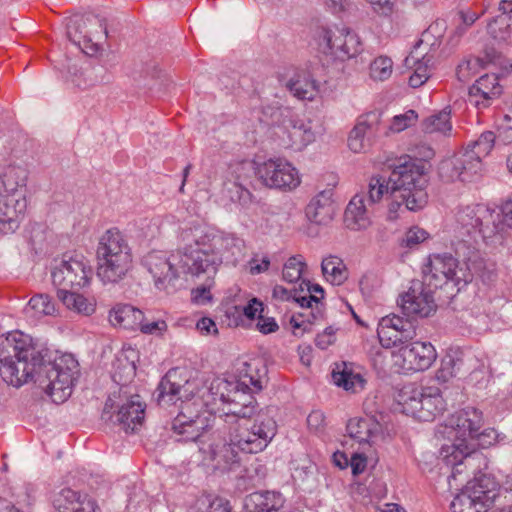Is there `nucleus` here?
Instances as JSON below:
<instances>
[{"instance_id": "4d7b16f0", "label": "nucleus", "mask_w": 512, "mask_h": 512, "mask_svg": "<svg viewBox=\"0 0 512 512\" xmlns=\"http://www.w3.org/2000/svg\"><path fill=\"white\" fill-rule=\"evenodd\" d=\"M183 407H181L180 413L176 416L173 422V430L178 435L184 436L189 432V428L192 427V420L187 417L183 412Z\"/></svg>"}, {"instance_id": "c85d7f7f", "label": "nucleus", "mask_w": 512, "mask_h": 512, "mask_svg": "<svg viewBox=\"0 0 512 512\" xmlns=\"http://www.w3.org/2000/svg\"><path fill=\"white\" fill-rule=\"evenodd\" d=\"M139 396L123 404L116 415V421L125 432L136 431L143 423L145 417V405L138 400Z\"/></svg>"}, {"instance_id": "f704fd0d", "label": "nucleus", "mask_w": 512, "mask_h": 512, "mask_svg": "<svg viewBox=\"0 0 512 512\" xmlns=\"http://www.w3.org/2000/svg\"><path fill=\"white\" fill-rule=\"evenodd\" d=\"M61 302L70 310L89 316L95 312V303L74 290H66L57 293Z\"/></svg>"}, {"instance_id": "2eb2a0df", "label": "nucleus", "mask_w": 512, "mask_h": 512, "mask_svg": "<svg viewBox=\"0 0 512 512\" xmlns=\"http://www.w3.org/2000/svg\"><path fill=\"white\" fill-rule=\"evenodd\" d=\"M303 285V293L308 304L302 303V308H310L309 315L300 313L290 319L295 336H302L304 333L311 332V325L314 321L323 317L322 300L324 299V289L319 284H311L308 280H302L299 286Z\"/></svg>"}, {"instance_id": "ddd939ff", "label": "nucleus", "mask_w": 512, "mask_h": 512, "mask_svg": "<svg viewBox=\"0 0 512 512\" xmlns=\"http://www.w3.org/2000/svg\"><path fill=\"white\" fill-rule=\"evenodd\" d=\"M255 175L265 187L281 191H292L301 183L298 170L282 158H270L259 162L255 168Z\"/></svg>"}, {"instance_id": "bb28decb", "label": "nucleus", "mask_w": 512, "mask_h": 512, "mask_svg": "<svg viewBox=\"0 0 512 512\" xmlns=\"http://www.w3.org/2000/svg\"><path fill=\"white\" fill-rule=\"evenodd\" d=\"M283 130L287 138L283 139V146L301 150L315 139L311 126L298 118H290Z\"/></svg>"}, {"instance_id": "f3484780", "label": "nucleus", "mask_w": 512, "mask_h": 512, "mask_svg": "<svg viewBox=\"0 0 512 512\" xmlns=\"http://www.w3.org/2000/svg\"><path fill=\"white\" fill-rule=\"evenodd\" d=\"M199 389L200 388H197V392L194 393V398L197 397V401L194 400V406L198 405V401H200L201 405L206 407V410L197 414L196 417L194 418V432L202 431L201 433L194 436V444L197 446V452H194V457L197 456V460H194V462H197L198 466L207 469V471H216L217 469H213L212 467H209L208 465H203L201 463V456L199 453V446L197 441L199 439H211V441H214L215 443L216 453L218 455L222 454V447L225 443H223L220 438H216L213 434H208V430L212 428L216 420L214 413L216 410H220V408L218 407V404L207 405L205 401L200 397L201 393L199 392ZM230 466L231 465H229L227 469H229ZM223 470H226V468H224Z\"/></svg>"}, {"instance_id": "c9c22d12", "label": "nucleus", "mask_w": 512, "mask_h": 512, "mask_svg": "<svg viewBox=\"0 0 512 512\" xmlns=\"http://www.w3.org/2000/svg\"><path fill=\"white\" fill-rule=\"evenodd\" d=\"M450 115L451 110L448 108L430 115L422 122V131L426 134L447 135L452 129Z\"/></svg>"}, {"instance_id": "6e6552de", "label": "nucleus", "mask_w": 512, "mask_h": 512, "mask_svg": "<svg viewBox=\"0 0 512 512\" xmlns=\"http://www.w3.org/2000/svg\"><path fill=\"white\" fill-rule=\"evenodd\" d=\"M97 276L103 283L124 280L133 267V255L126 236L116 227L107 229L96 248Z\"/></svg>"}, {"instance_id": "de8ad7c7", "label": "nucleus", "mask_w": 512, "mask_h": 512, "mask_svg": "<svg viewBox=\"0 0 512 512\" xmlns=\"http://www.w3.org/2000/svg\"><path fill=\"white\" fill-rule=\"evenodd\" d=\"M302 293L303 285L293 289H287L282 285H275L272 290V297L279 301H293L302 308V303L308 304Z\"/></svg>"}, {"instance_id": "cd10ccee", "label": "nucleus", "mask_w": 512, "mask_h": 512, "mask_svg": "<svg viewBox=\"0 0 512 512\" xmlns=\"http://www.w3.org/2000/svg\"><path fill=\"white\" fill-rule=\"evenodd\" d=\"M332 379L338 387H342L344 390L352 393L363 390L366 383V380L356 370L355 366L347 362L335 365L332 371Z\"/></svg>"}, {"instance_id": "5701e85b", "label": "nucleus", "mask_w": 512, "mask_h": 512, "mask_svg": "<svg viewBox=\"0 0 512 512\" xmlns=\"http://www.w3.org/2000/svg\"><path fill=\"white\" fill-rule=\"evenodd\" d=\"M377 117L375 114L361 116L348 136V147L354 153H365L372 145L376 133Z\"/></svg>"}, {"instance_id": "79ce46f5", "label": "nucleus", "mask_w": 512, "mask_h": 512, "mask_svg": "<svg viewBox=\"0 0 512 512\" xmlns=\"http://www.w3.org/2000/svg\"><path fill=\"white\" fill-rule=\"evenodd\" d=\"M138 330L145 335L162 337L167 332L168 325L164 318H155L150 314L143 313L142 323L139 325Z\"/></svg>"}, {"instance_id": "a878e982", "label": "nucleus", "mask_w": 512, "mask_h": 512, "mask_svg": "<svg viewBox=\"0 0 512 512\" xmlns=\"http://www.w3.org/2000/svg\"><path fill=\"white\" fill-rule=\"evenodd\" d=\"M332 196L333 191L328 189L319 192L311 199L305 210L306 216L311 222L327 224L333 219L335 207Z\"/></svg>"}, {"instance_id": "1a4fd4ad", "label": "nucleus", "mask_w": 512, "mask_h": 512, "mask_svg": "<svg viewBox=\"0 0 512 512\" xmlns=\"http://www.w3.org/2000/svg\"><path fill=\"white\" fill-rule=\"evenodd\" d=\"M158 290L170 291L181 288L188 281L192 270V249L186 246L167 256L162 251H151L141 261Z\"/></svg>"}, {"instance_id": "052dcab7", "label": "nucleus", "mask_w": 512, "mask_h": 512, "mask_svg": "<svg viewBox=\"0 0 512 512\" xmlns=\"http://www.w3.org/2000/svg\"><path fill=\"white\" fill-rule=\"evenodd\" d=\"M325 424L324 413L320 410L312 411L307 417V425L311 431L319 432Z\"/></svg>"}, {"instance_id": "774afa93", "label": "nucleus", "mask_w": 512, "mask_h": 512, "mask_svg": "<svg viewBox=\"0 0 512 512\" xmlns=\"http://www.w3.org/2000/svg\"><path fill=\"white\" fill-rule=\"evenodd\" d=\"M454 364V359L452 358L444 360L442 362L441 369L438 371L437 377L439 379L443 378L444 380H446L448 377H453L455 375Z\"/></svg>"}, {"instance_id": "f257e3e1", "label": "nucleus", "mask_w": 512, "mask_h": 512, "mask_svg": "<svg viewBox=\"0 0 512 512\" xmlns=\"http://www.w3.org/2000/svg\"><path fill=\"white\" fill-rule=\"evenodd\" d=\"M202 381L204 384L199 389L200 397L207 405L218 402L226 405L227 409L223 408L222 411L227 421L254 420L250 426L247 423L239 425L230 434V442L223 445L221 455L216 453L214 441L199 439L201 463L213 469H224L239 461L235 448L249 454L263 451L277 433V424L271 410H258V403L253 396V393L260 392L264 387L265 367L259 369L246 365L245 373L235 381L215 377L203 378Z\"/></svg>"}, {"instance_id": "8fccbe9b", "label": "nucleus", "mask_w": 512, "mask_h": 512, "mask_svg": "<svg viewBox=\"0 0 512 512\" xmlns=\"http://www.w3.org/2000/svg\"><path fill=\"white\" fill-rule=\"evenodd\" d=\"M67 35L69 39L76 45H78L86 54L93 55L98 52L99 46L97 43H93L90 36L80 32L77 35L76 28L73 25L68 27Z\"/></svg>"}, {"instance_id": "473e14b6", "label": "nucleus", "mask_w": 512, "mask_h": 512, "mask_svg": "<svg viewBox=\"0 0 512 512\" xmlns=\"http://www.w3.org/2000/svg\"><path fill=\"white\" fill-rule=\"evenodd\" d=\"M385 328H390L392 331L399 333V337H402L406 342L417 335L414 323L397 315L383 317L378 324L377 335L386 337Z\"/></svg>"}, {"instance_id": "b1692460", "label": "nucleus", "mask_w": 512, "mask_h": 512, "mask_svg": "<svg viewBox=\"0 0 512 512\" xmlns=\"http://www.w3.org/2000/svg\"><path fill=\"white\" fill-rule=\"evenodd\" d=\"M177 376V369H171L161 379L156 389V399L160 405L176 403L177 400L184 403L182 398L189 399L190 392L187 387L189 380L186 379L182 385L176 381Z\"/></svg>"}, {"instance_id": "4468645a", "label": "nucleus", "mask_w": 512, "mask_h": 512, "mask_svg": "<svg viewBox=\"0 0 512 512\" xmlns=\"http://www.w3.org/2000/svg\"><path fill=\"white\" fill-rule=\"evenodd\" d=\"M494 486L495 483L486 477L469 482L465 489L452 500L451 510L453 512H482L493 503L497 495Z\"/></svg>"}, {"instance_id": "a18cd8bd", "label": "nucleus", "mask_w": 512, "mask_h": 512, "mask_svg": "<svg viewBox=\"0 0 512 512\" xmlns=\"http://www.w3.org/2000/svg\"><path fill=\"white\" fill-rule=\"evenodd\" d=\"M347 432L349 436L359 443H368L372 430L370 424L365 419H351L347 424Z\"/></svg>"}, {"instance_id": "e433bc0d", "label": "nucleus", "mask_w": 512, "mask_h": 512, "mask_svg": "<svg viewBox=\"0 0 512 512\" xmlns=\"http://www.w3.org/2000/svg\"><path fill=\"white\" fill-rule=\"evenodd\" d=\"M321 268L326 280L333 285H341L348 278L346 266L342 259L337 256L324 258Z\"/></svg>"}, {"instance_id": "9b49d317", "label": "nucleus", "mask_w": 512, "mask_h": 512, "mask_svg": "<svg viewBox=\"0 0 512 512\" xmlns=\"http://www.w3.org/2000/svg\"><path fill=\"white\" fill-rule=\"evenodd\" d=\"M396 402L402 413L420 421H433L446 408L438 387H417L405 385L397 394Z\"/></svg>"}, {"instance_id": "603ef678", "label": "nucleus", "mask_w": 512, "mask_h": 512, "mask_svg": "<svg viewBox=\"0 0 512 512\" xmlns=\"http://www.w3.org/2000/svg\"><path fill=\"white\" fill-rule=\"evenodd\" d=\"M417 120V114L414 110H408L404 114L396 115L391 123V130L401 132L412 126Z\"/></svg>"}, {"instance_id": "c03bdc74", "label": "nucleus", "mask_w": 512, "mask_h": 512, "mask_svg": "<svg viewBox=\"0 0 512 512\" xmlns=\"http://www.w3.org/2000/svg\"><path fill=\"white\" fill-rule=\"evenodd\" d=\"M224 192L232 202H238L242 205L250 202L252 197V194L245 187L244 183L232 181L231 179H228L224 183Z\"/></svg>"}, {"instance_id": "dca6fc26", "label": "nucleus", "mask_w": 512, "mask_h": 512, "mask_svg": "<svg viewBox=\"0 0 512 512\" xmlns=\"http://www.w3.org/2000/svg\"><path fill=\"white\" fill-rule=\"evenodd\" d=\"M400 307L407 317L425 318L436 312L433 289L423 281H414L400 298Z\"/></svg>"}, {"instance_id": "2f4dec72", "label": "nucleus", "mask_w": 512, "mask_h": 512, "mask_svg": "<svg viewBox=\"0 0 512 512\" xmlns=\"http://www.w3.org/2000/svg\"><path fill=\"white\" fill-rule=\"evenodd\" d=\"M142 319L143 312L130 304H118L109 313V320L114 326L131 331L138 330Z\"/></svg>"}, {"instance_id": "09e8293b", "label": "nucleus", "mask_w": 512, "mask_h": 512, "mask_svg": "<svg viewBox=\"0 0 512 512\" xmlns=\"http://www.w3.org/2000/svg\"><path fill=\"white\" fill-rule=\"evenodd\" d=\"M258 163L243 160L229 165L228 173L232 181L245 183L255 173V168Z\"/></svg>"}, {"instance_id": "69168bd1", "label": "nucleus", "mask_w": 512, "mask_h": 512, "mask_svg": "<svg viewBox=\"0 0 512 512\" xmlns=\"http://www.w3.org/2000/svg\"><path fill=\"white\" fill-rule=\"evenodd\" d=\"M500 137L506 142H512V108L509 114H505L500 128Z\"/></svg>"}, {"instance_id": "4c0bfd02", "label": "nucleus", "mask_w": 512, "mask_h": 512, "mask_svg": "<svg viewBox=\"0 0 512 512\" xmlns=\"http://www.w3.org/2000/svg\"><path fill=\"white\" fill-rule=\"evenodd\" d=\"M228 500L212 493L202 492L194 501V512H231Z\"/></svg>"}, {"instance_id": "9d476101", "label": "nucleus", "mask_w": 512, "mask_h": 512, "mask_svg": "<svg viewBox=\"0 0 512 512\" xmlns=\"http://www.w3.org/2000/svg\"><path fill=\"white\" fill-rule=\"evenodd\" d=\"M26 179V171L21 167H9L0 174L1 234H10L19 228L27 208Z\"/></svg>"}, {"instance_id": "f8f14e48", "label": "nucleus", "mask_w": 512, "mask_h": 512, "mask_svg": "<svg viewBox=\"0 0 512 512\" xmlns=\"http://www.w3.org/2000/svg\"><path fill=\"white\" fill-rule=\"evenodd\" d=\"M93 270L89 261L82 255L66 256L51 271L53 285L57 293L78 290L90 284Z\"/></svg>"}, {"instance_id": "3c124183", "label": "nucleus", "mask_w": 512, "mask_h": 512, "mask_svg": "<svg viewBox=\"0 0 512 512\" xmlns=\"http://www.w3.org/2000/svg\"><path fill=\"white\" fill-rule=\"evenodd\" d=\"M480 66L478 58H470L461 62L456 70L457 78L460 82H467L477 72Z\"/></svg>"}, {"instance_id": "338daca9", "label": "nucleus", "mask_w": 512, "mask_h": 512, "mask_svg": "<svg viewBox=\"0 0 512 512\" xmlns=\"http://www.w3.org/2000/svg\"><path fill=\"white\" fill-rule=\"evenodd\" d=\"M250 264V273L252 275H257L263 273L268 270L270 265V260L267 256L263 257L261 262L258 263L256 258H252L249 262Z\"/></svg>"}, {"instance_id": "412c9836", "label": "nucleus", "mask_w": 512, "mask_h": 512, "mask_svg": "<svg viewBox=\"0 0 512 512\" xmlns=\"http://www.w3.org/2000/svg\"><path fill=\"white\" fill-rule=\"evenodd\" d=\"M399 354L408 370L423 371L428 369L436 359V350L429 342L404 343Z\"/></svg>"}, {"instance_id": "c756f323", "label": "nucleus", "mask_w": 512, "mask_h": 512, "mask_svg": "<svg viewBox=\"0 0 512 512\" xmlns=\"http://www.w3.org/2000/svg\"><path fill=\"white\" fill-rule=\"evenodd\" d=\"M284 498L273 491H258L245 500L246 512H280L284 507Z\"/></svg>"}, {"instance_id": "bf43d9fd", "label": "nucleus", "mask_w": 512, "mask_h": 512, "mask_svg": "<svg viewBox=\"0 0 512 512\" xmlns=\"http://www.w3.org/2000/svg\"><path fill=\"white\" fill-rule=\"evenodd\" d=\"M386 337H381L378 335L379 341L383 347L390 348L392 346H396L398 344H404L406 341L399 337V333L392 331L390 328H385Z\"/></svg>"}, {"instance_id": "58836bf2", "label": "nucleus", "mask_w": 512, "mask_h": 512, "mask_svg": "<svg viewBox=\"0 0 512 512\" xmlns=\"http://www.w3.org/2000/svg\"><path fill=\"white\" fill-rule=\"evenodd\" d=\"M487 30L495 40L512 45V17L497 15L488 23Z\"/></svg>"}, {"instance_id": "7ed1b4c3", "label": "nucleus", "mask_w": 512, "mask_h": 512, "mask_svg": "<svg viewBox=\"0 0 512 512\" xmlns=\"http://www.w3.org/2000/svg\"><path fill=\"white\" fill-rule=\"evenodd\" d=\"M424 168L410 158L395 166L388 179L375 176L370 179L366 202L369 206L378 203L385 195L390 200L389 218L395 219L402 205L406 210L417 211L427 204ZM364 193V191H362Z\"/></svg>"}, {"instance_id": "0e129e2a", "label": "nucleus", "mask_w": 512, "mask_h": 512, "mask_svg": "<svg viewBox=\"0 0 512 512\" xmlns=\"http://www.w3.org/2000/svg\"><path fill=\"white\" fill-rule=\"evenodd\" d=\"M263 312V303L257 298L251 299L248 304L244 307L243 313L249 319H254L256 315Z\"/></svg>"}, {"instance_id": "680f3d73", "label": "nucleus", "mask_w": 512, "mask_h": 512, "mask_svg": "<svg viewBox=\"0 0 512 512\" xmlns=\"http://www.w3.org/2000/svg\"><path fill=\"white\" fill-rule=\"evenodd\" d=\"M335 341V331L332 327L326 328L323 333L318 334L315 344L318 348L325 350Z\"/></svg>"}, {"instance_id": "423d86ee", "label": "nucleus", "mask_w": 512, "mask_h": 512, "mask_svg": "<svg viewBox=\"0 0 512 512\" xmlns=\"http://www.w3.org/2000/svg\"><path fill=\"white\" fill-rule=\"evenodd\" d=\"M483 425L482 413L473 407L455 412L448 419L449 434L454 436V443L444 445L440 455L448 467H451L449 482L456 480L458 475L474 467V462L482 455L476 451V439L485 436L480 433Z\"/></svg>"}, {"instance_id": "7c9ffc66", "label": "nucleus", "mask_w": 512, "mask_h": 512, "mask_svg": "<svg viewBox=\"0 0 512 512\" xmlns=\"http://www.w3.org/2000/svg\"><path fill=\"white\" fill-rule=\"evenodd\" d=\"M431 57L427 55L419 56L416 51H412L404 59V67L406 72H411L408 84L412 88H418L422 86L430 77Z\"/></svg>"}, {"instance_id": "e2e57ef3", "label": "nucleus", "mask_w": 512, "mask_h": 512, "mask_svg": "<svg viewBox=\"0 0 512 512\" xmlns=\"http://www.w3.org/2000/svg\"><path fill=\"white\" fill-rule=\"evenodd\" d=\"M258 330L263 334H269L276 332L279 328L277 322L272 317H263L259 315V320L257 322Z\"/></svg>"}, {"instance_id": "ea45409f", "label": "nucleus", "mask_w": 512, "mask_h": 512, "mask_svg": "<svg viewBox=\"0 0 512 512\" xmlns=\"http://www.w3.org/2000/svg\"><path fill=\"white\" fill-rule=\"evenodd\" d=\"M55 304L46 294H38L33 296L25 309L26 313H31L34 317L53 315L55 312Z\"/></svg>"}, {"instance_id": "20e7f679", "label": "nucleus", "mask_w": 512, "mask_h": 512, "mask_svg": "<svg viewBox=\"0 0 512 512\" xmlns=\"http://www.w3.org/2000/svg\"><path fill=\"white\" fill-rule=\"evenodd\" d=\"M242 254V241L224 235L213 227H194V275L207 274L205 283L194 289V303L206 305L212 302L211 288L214 276L225 260L236 262Z\"/></svg>"}, {"instance_id": "39448f33", "label": "nucleus", "mask_w": 512, "mask_h": 512, "mask_svg": "<svg viewBox=\"0 0 512 512\" xmlns=\"http://www.w3.org/2000/svg\"><path fill=\"white\" fill-rule=\"evenodd\" d=\"M455 232L460 238L455 248L458 258L447 253L433 254L428 257V261L423 267L422 281L432 289L451 286L455 288L456 292H460L472 281L473 274L482 267L475 246L477 243L470 240L468 236H460L456 228Z\"/></svg>"}, {"instance_id": "49530a36", "label": "nucleus", "mask_w": 512, "mask_h": 512, "mask_svg": "<svg viewBox=\"0 0 512 512\" xmlns=\"http://www.w3.org/2000/svg\"><path fill=\"white\" fill-rule=\"evenodd\" d=\"M393 71V62L389 57L380 56L370 64V77L374 81H385Z\"/></svg>"}, {"instance_id": "37998d69", "label": "nucleus", "mask_w": 512, "mask_h": 512, "mask_svg": "<svg viewBox=\"0 0 512 512\" xmlns=\"http://www.w3.org/2000/svg\"><path fill=\"white\" fill-rule=\"evenodd\" d=\"M306 264L301 255L291 256L284 264L282 277L289 283L297 282L301 279Z\"/></svg>"}, {"instance_id": "5fc2aeb1", "label": "nucleus", "mask_w": 512, "mask_h": 512, "mask_svg": "<svg viewBox=\"0 0 512 512\" xmlns=\"http://www.w3.org/2000/svg\"><path fill=\"white\" fill-rule=\"evenodd\" d=\"M379 16L388 17L394 11L393 0H366Z\"/></svg>"}, {"instance_id": "6ab92c4d", "label": "nucleus", "mask_w": 512, "mask_h": 512, "mask_svg": "<svg viewBox=\"0 0 512 512\" xmlns=\"http://www.w3.org/2000/svg\"><path fill=\"white\" fill-rule=\"evenodd\" d=\"M323 38L331 53L342 61L356 57L362 51L359 36L348 28L325 30Z\"/></svg>"}, {"instance_id": "aec40b11", "label": "nucleus", "mask_w": 512, "mask_h": 512, "mask_svg": "<svg viewBox=\"0 0 512 512\" xmlns=\"http://www.w3.org/2000/svg\"><path fill=\"white\" fill-rule=\"evenodd\" d=\"M51 503L56 512H100L95 500L87 495L82 496L71 488L53 492Z\"/></svg>"}, {"instance_id": "864d4df0", "label": "nucleus", "mask_w": 512, "mask_h": 512, "mask_svg": "<svg viewBox=\"0 0 512 512\" xmlns=\"http://www.w3.org/2000/svg\"><path fill=\"white\" fill-rule=\"evenodd\" d=\"M427 236L428 233L424 229H421L419 227H413L406 232L405 237L403 239V243L407 247H412L423 242L427 238Z\"/></svg>"}, {"instance_id": "72a5a7b5", "label": "nucleus", "mask_w": 512, "mask_h": 512, "mask_svg": "<svg viewBox=\"0 0 512 512\" xmlns=\"http://www.w3.org/2000/svg\"><path fill=\"white\" fill-rule=\"evenodd\" d=\"M287 87L298 99L313 100L319 93V84L307 74H299L292 78Z\"/></svg>"}, {"instance_id": "6e6d98bb", "label": "nucleus", "mask_w": 512, "mask_h": 512, "mask_svg": "<svg viewBox=\"0 0 512 512\" xmlns=\"http://www.w3.org/2000/svg\"><path fill=\"white\" fill-rule=\"evenodd\" d=\"M195 328L203 336H217L218 334L216 323L209 317H202L198 320Z\"/></svg>"}, {"instance_id": "a19ab883", "label": "nucleus", "mask_w": 512, "mask_h": 512, "mask_svg": "<svg viewBox=\"0 0 512 512\" xmlns=\"http://www.w3.org/2000/svg\"><path fill=\"white\" fill-rule=\"evenodd\" d=\"M495 134L492 131L483 132L479 138L469 145L465 153L474 154L476 160L481 162L482 158L486 157L494 147Z\"/></svg>"}, {"instance_id": "393cba45", "label": "nucleus", "mask_w": 512, "mask_h": 512, "mask_svg": "<svg viewBox=\"0 0 512 512\" xmlns=\"http://www.w3.org/2000/svg\"><path fill=\"white\" fill-rule=\"evenodd\" d=\"M345 226L354 231L364 230L371 224L366 194L357 193L352 197L344 212Z\"/></svg>"}, {"instance_id": "0eeeda50", "label": "nucleus", "mask_w": 512, "mask_h": 512, "mask_svg": "<svg viewBox=\"0 0 512 512\" xmlns=\"http://www.w3.org/2000/svg\"><path fill=\"white\" fill-rule=\"evenodd\" d=\"M507 228L512 229V199L504 201L499 210L475 204L461 207L456 212L457 231L474 243L498 241Z\"/></svg>"}, {"instance_id": "f03ea898", "label": "nucleus", "mask_w": 512, "mask_h": 512, "mask_svg": "<svg viewBox=\"0 0 512 512\" xmlns=\"http://www.w3.org/2000/svg\"><path fill=\"white\" fill-rule=\"evenodd\" d=\"M77 374L78 361L72 354L46 363L30 335L14 331L0 338V375L7 384L20 387L33 380L53 402L63 403L72 393Z\"/></svg>"}, {"instance_id": "13d9d810", "label": "nucleus", "mask_w": 512, "mask_h": 512, "mask_svg": "<svg viewBox=\"0 0 512 512\" xmlns=\"http://www.w3.org/2000/svg\"><path fill=\"white\" fill-rule=\"evenodd\" d=\"M348 465L351 467L352 474L358 476L362 474L367 467V457L361 453L352 454Z\"/></svg>"}, {"instance_id": "4be33fe9", "label": "nucleus", "mask_w": 512, "mask_h": 512, "mask_svg": "<svg viewBox=\"0 0 512 512\" xmlns=\"http://www.w3.org/2000/svg\"><path fill=\"white\" fill-rule=\"evenodd\" d=\"M501 93L498 77L495 74H485L470 87L468 102L478 110L486 109Z\"/></svg>"}, {"instance_id": "a211bd4d", "label": "nucleus", "mask_w": 512, "mask_h": 512, "mask_svg": "<svg viewBox=\"0 0 512 512\" xmlns=\"http://www.w3.org/2000/svg\"><path fill=\"white\" fill-rule=\"evenodd\" d=\"M482 163L474 154L462 153L443 160L438 168L440 178L445 182L471 181L481 170Z\"/></svg>"}]
</instances>
